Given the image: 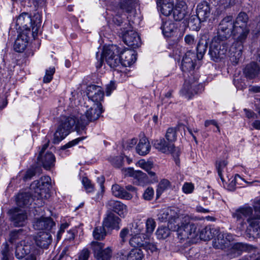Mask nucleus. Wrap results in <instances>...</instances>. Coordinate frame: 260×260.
Returning a JSON list of instances; mask_svg holds the SVG:
<instances>
[{
  "mask_svg": "<svg viewBox=\"0 0 260 260\" xmlns=\"http://www.w3.org/2000/svg\"><path fill=\"white\" fill-rule=\"evenodd\" d=\"M84 138L82 137V138H77L76 139H74L70 142H69V143H68L67 144H65L64 145L62 146L61 148H60V150H66V149L68 148H70L74 145H77L80 141L82 140Z\"/></svg>",
  "mask_w": 260,
  "mask_h": 260,
  "instance_id": "nucleus-55",
  "label": "nucleus"
},
{
  "mask_svg": "<svg viewBox=\"0 0 260 260\" xmlns=\"http://www.w3.org/2000/svg\"><path fill=\"white\" fill-rule=\"evenodd\" d=\"M51 182V178L48 176L42 177L39 180L34 181L30 186L32 192L19 193L16 199L17 205L23 207L28 205L35 199L41 202L47 199L50 197Z\"/></svg>",
  "mask_w": 260,
  "mask_h": 260,
  "instance_id": "nucleus-3",
  "label": "nucleus"
},
{
  "mask_svg": "<svg viewBox=\"0 0 260 260\" xmlns=\"http://www.w3.org/2000/svg\"><path fill=\"white\" fill-rule=\"evenodd\" d=\"M240 180H242V178L239 175L236 174L234 178H232V180L229 183L228 186V189L231 191L234 190L235 189L237 182Z\"/></svg>",
  "mask_w": 260,
  "mask_h": 260,
  "instance_id": "nucleus-53",
  "label": "nucleus"
},
{
  "mask_svg": "<svg viewBox=\"0 0 260 260\" xmlns=\"http://www.w3.org/2000/svg\"><path fill=\"white\" fill-rule=\"evenodd\" d=\"M248 16L245 13H240L236 18L234 24L236 26V32L240 35L239 40L247 38L249 30L247 27Z\"/></svg>",
  "mask_w": 260,
  "mask_h": 260,
  "instance_id": "nucleus-9",
  "label": "nucleus"
},
{
  "mask_svg": "<svg viewBox=\"0 0 260 260\" xmlns=\"http://www.w3.org/2000/svg\"><path fill=\"white\" fill-rule=\"evenodd\" d=\"M207 49V44L201 43L200 42L198 43L197 47V55L196 58L197 57L199 59H201L202 58L204 54H205L206 50Z\"/></svg>",
  "mask_w": 260,
  "mask_h": 260,
  "instance_id": "nucleus-43",
  "label": "nucleus"
},
{
  "mask_svg": "<svg viewBox=\"0 0 260 260\" xmlns=\"http://www.w3.org/2000/svg\"><path fill=\"white\" fill-rule=\"evenodd\" d=\"M196 54L189 51L186 53L184 56L181 63V69L183 72H190L195 67L194 61H196Z\"/></svg>",
  "mask_w": 260,
  "mask_h": 260,
  "instance_id": "nucleus-18",
  "label": "nucleus"
},
{
  "mask_svg": "<svg viewBox=\"0 0 260 260\" xmlns=\"http://www.w3.org/2000/svg\"><path fill=\"white\" fill-rule=\"evenodd\" d=\"M156 234L158 239H165L170 235V231L168 228L165 226H160L157 229Z\"/></svg>",
  "mask_w": 260,
  "mask_h": 260,
  "instance_id": "nucleus-42",
  "label": "nucleus"
},
{
  "mask_svg": "<svg viewBox=\"0 0 260 260\" xmlns=\"http://www.w3.org/2000/svg\"><path fill=\"white\" fill-rule=\"evenodd\" d=\"M23 231L22 229L18 230H15L10 233V242L11 243L14 242L17 239H20V233Z\"/></svg>",
  "mask_w": 260,
  "mask_h": 260,
  "instance_id": "nucleus-56",
  "label": "nucleus"
},
{
  "mask_svg": "<svg viewBox=\"0 0 260 260\" xmlns=\"http://www.w3.org/2000/svg\"><path fill=\"white\" fill-rule=\"evenodd\" d=\"M252 209L250 207H243L238 209L233 213V217L236 219L237 222L240 225L239 229L243 230L246 225L245 220L247 218H254L252 215Z\"/></svg>",
  "mask_w": 260,
  "mask_h": 260,
  "instance_id": "nucleus-11",
  "label": "nucleus"
},
{
  "mask_svg": "<svg viewBox=\"0 0 260 260\" xmlns=\"http://www.w3.org/2000/svg\"><path fill=\"white\" fill-rule=\"evenodd\" d=\"M131 232L133 234H140L143 231L144 224L143 222L140 220L135 221L132 224Z\"/></svg>",
  "mask_w": 260,
  "mask_h": 260,
  "instance_id": "nucleus-40",
  "label": "nucleus"
},
{
  "mask_svg": "<svg viewBox=\"0 0 260 260\" xmlns=\"http://www.w3.org/2000/svg\"><path fill=\"white\" fill-rule=\"evenodd\" d=\"M144 254L141 249L134 248L131 250L126 256V260H142Z\"/></svg>",
  "mask_w": 260,
  "mask_h": 260,
  "instance_id": "nucleus-37",
  "label": "nucleus"
},
{
  "mask_svg": "<svg viewBox=\"0 0 260 260\" xmlns=\"http://www.w3.org/2000/svg\"><path fill=\"white\" fill-rule=\"evenodd\" d=\"M82 183L86 192H91L94 191V186L86 177H83L82 180Z\"/></svg>",
  "mask_w": 260,
  "mask_h": 260,
  "instance_id": "nucleus-46",
  "label": "nucleus"
},
{
  "mask_svg": "<svg viewBox=\"0 0 260 260\" xmlns=\"http://www.w3.org/2000/svg\"><path fill=\"white\" fill-rule=\"evenodd\" d=\"M180 217L175 210L170 209L161 210L158 214V219L160 221H168V225L170 229L175 230V223L179 221Z\"/></svg>",
  "mask_w": 260,
  "mask_h": 260,
  "instance_id": "nucleus-10",
  "label": "nucleus"
},
{
  "mask_svg": "<svg viewBox=\"0 0 260 260\" xmlns=\"http://www.w3.org/2000/svg\"><path fill=\"white\" fill-rule=\"evenodd\" d=\"M198 237L201 240L207 241L212 239L214 234L215 230L209 226H206L200 230L199 228L198 229Z\"/></svg>",
  "mask_w": 260,
  "mask_h": 260,
  "instance_id": "nucleus-34",
  "label": "nucleus"
},
{
  "mask_svg": "<svg viewBox=\"0 0 260 260\" xmlns=\"http://www.w3.org/2000/svg\"><path fill=\"white\" fill-rule=\"evenodd\" d=\"M172 13L175 20L181 21L184 18L186 15V11L183 8L176 6L175 8L174 7Z\"/></svg>",
  "mask_w": 260,
  "mask_h": 260,
  "instance_id": "nucleus-39",
  "label": "nucleus"
},
{
  "mask_svg": "<svg viewBox=\"0 0 260 260\" xmlns=\"http://www.w3.org/2000/svg\"><path fill=\"white\" fill-rule=\"evenodd\" d=\"M154 195L153 189L151 187H148L145 190L143 194V198L145 200L150 201L153 198Z\"/></svg>",
  "mask_w": 260,
  "mask_h": 260,
  "instance_id": "nucleus-50",
  "label": "nucleus"
},
{
  "mask_svg": "<svg viewBox=\"0 0 260 260\" xmlns=\"http://www.w3.org/2000/svg\"><path fill=\"white\" fill-rule=\"evenodd\" d=\"M151 146L148 139L143 137L140 140V141L136 147V150L141 155H145L149 153Z\"/></svg>",
  "mask_w": 260,
  "mask_h": 260,
  "instance_id": "nucleus-32",
  "label": "nucleus"
},
{
  "mask_svg": "<svg viewBox=\"0 0 260 260\" xmlns=\"http://www.w3.org/2000/svg\"><path fill=\"white\" fill-rule=\"evenodd\" d=\"M126 257L123 250L118 252L114 256V260H126Z\"/></svg>",
  "mask_w": 260,
  "mask_h": 260,
  "instance_id": "nucleus-63",
  "label": "nucleus"
},
{
  "mask_svg": "<svg viewBox=\"0 0 260 260\" xmlns=\"http://www.w3.org/2000/svg\"><path fill=\"white\" fill-rule=\"evenodd\" d=\"M106 234L107 233L105 230V226L103 224L95 227L92 232L93 238L98 240H103L106 236Z\"/></svg>",
  "mask_w": 260,
  "mask_h": 260,
  "instance_id": "nucleus-38",
  "label": "nucleus"
},
{
  "mask_svg": "<svg viewBox=\"0 0 260 260\" xmlns=\"http://www.w3.org/2000/svg\"><path fill=\"white\" fill-rule=\"evenodd\" d=\"M166 138L170 142L172 143L176 140V129L175 128H169L166 134Z\"/></svg>",
  "mask_w": 260,
  "mask_h": 260,
  "instance_id": "nucleus-41",
  "label": "nucleus"
},
{
  "mask_svg": "<svg viewBox=\"0 0 260 260\" xmlns=\"http://www.w3.org/2000/svg\"><path fill=\"white\" fill-rule=\"evenodd\" d=\"M120 59L123 66H130L133 64L136 60V55L134 50H123L120 51Z\"/></svg>",
  "mask_w": 260,
  "mask_h": 260,
  "instance_id": "nucleus-21",
  "label": "nucleus"
},
{
  "mask_svg": "<svg viewBox=\"0 0 260 260\" xmlns=\"http://www.w3.org/2000/svg\"><path fill=\"white\" fill-rule=\"evenodd\" d=\"M24 241L18 243L15 248V256L21 259L23 258L29 251V246L25 245Z\"/></svg>",
  "mask_w": 260,
  "mask_h": 260,
  "instance_id": "nucleus-33",
  "label": "nucleus"
},
{
  "mask_svg": "<svg viewBox=\"0 0 260 260\" xmlns=\"http://www.w3.org/2000/svg\"><path fill=\"white\" fill-rule=\"evenodd\" d=\"M138 165L140 167L145 170L147 172L151 169L153 166L152 163L149 161H145L144 160H140L138 162Z\"/></svg>",
  "mask_w": 260,
  "mask_h": 260,
  "instance_id": "nucleus-54",
  "label": "nucleus"
},
{
  "mask_svg": "<svg viewBox=\"0 0 260 260\" xmlns=\"http://www.w3.org/2000/svg\"><path fill=\"white\" fill-rule=\"evenodd\" d=\"M260 72V66L256 63L252 62L247 65L244 70V74L249 78H255Z\"/></svg>",
  "mask_w": 260,
  "mask_h": 260,
  "instance_id": "nucleus-30",
  "label": "nucleus"
},
{
  "mask_svg": "<svg viewBox=\"0 0 260 260\" xmlns=\"http://www.w3.org/2000/svg\"><path fill=\"white\" fill-rule=\"evenodd\" d=\"M55 226V223L50 217H41L35 218L33 222V226L37 230H50Z\"/></svg>",
  "mask_w": 260,
  "mask_h": 260,
  "instance_id": "nucleus-17",
  "label": "nucleus"
},
{
  "mask_svg": "<svg viewBox=\"0 0 260 260\" xmlns=\"http://www.w3.org/2000/svg\"><path fill=\"white\" fill-rule=\"evenodd\" d=\"M10 219L15 226H22L26 223L27 216L25 212L15 208L10 211Z\"/></svg>",
  "mask_w": 260,
  "mask_h": 260,
  "instance_id": "nucleus-15",
  "label": "nucleus"
},
{
  "mask_svg": "<svg viewBox=\"0 0 260 260\" xmlns=\"http://www.w3.org/2000/svg\"><path fill=\"white\" fill-rule=\"evenodd\" d=\"M175 230L180 242L193 243L198 237L199 223L194 222L188 215L181 216L176 222Z\"/></svg>",
  "mask_w": 260,
  "mask_h": 260,
  "instance_id": "nucleus-4",
  "label": "nucleus"
},
{
  "mask_svg": "<svg viewBox=\"0 0 260 260\" xmlns=\"http://www.w3.org/2000/svg\"><path fill=\"white\" fill-rule=\"evenodd\" d=\"M184 41L186 44L191 46L195 43L194 37L191 35H186L184 37Z\"/></svg>",
  "mask_w": 260,
  "mask_h": 260,
  "instance_id": "nucleus-62",
  "label": "nucleus"
},
{
  "mask_svg": "<svg viewBox=\"0 0 260 260\" xmlns=\"http://www.w3.org/2000/svg\"><path fill=\"white\" fill-rule=\"evenodd\" d=\"M142 248L147 251H150L151 253L157 250L156 246L154 244L148 242L146 241Z\"/></svg>",
  "mask_w": 260,
  "mask_h": 260,
  "instance_id": "nucleus-58",
  "label": "nucleus"
},
{
  "mask_svg": "<svg viewBox=\"0 0 260 260\" xmlns=\"http://www.w3.org/2000/svg\"><path fill=\"white\" fill-rule=\"evenodd\" d=\"M91 247L94 256L97 260H110L112 254V249L111 247L103 249L104 244L97 241H92Z\"/></svg>",
  "mask_w": 260,
  "mask_h": 260,
  "instance_id": "nucleus-8",
  "label": "nucleus"
},
{
  "mask_svg": "<svg viewBox=\"0 0 260 260\" xmlns=\"http://www.w3.org/2000/svg\"><path fill=\"white\" fill-rule=\"evenodd\" d=\"M160 10L161 13L165 16H168L170 15L174 9L173 3L169 0H163L162 4L160 6Z\"/></svg>",
  "mask_w": 260,
  "mask_h": 260,
  "instance_id": "nucleus-35",
  "label": "nucleus"
},
{
  "mask_svg": "<svg viewBox=\"0 0 260 260\" xmlns=\"http://www.w3.org/2000/svg\"><path fill=\"white\" fill-rule=\"evenodd\" d=\"M129 234V230L127 228H123L121 230L120 232V237L121 238V240L120 243L121 245H123L126 241V238L127 235Z\"/></svg>",
  "mask_w": 260,
  "mask_h": 260,
  "instance_id": "nucleus-57",
  "label": "nucleus"
},
{
  "mask_svg": "<svg viewBox=\"0 0 260 260\" xmlns=\"http://www.w3.org/2000/svg\"><path fill=\"white\" fill-rule=\"evenodd\" d=\"M120 8L127 12L132 11L133 6L131 1H123L119 4Z\"/></svg>",
  "mask_w": 260,
  "mask_h": 260,
  "instance_id": "nucleus-51",
  "label": "nucleus"
},
{
  "mask_svg": "<svg viewBox=\"0 0 260 260\" xmlns=\"http://www.w3.org/2000/svg\"><path fill=\"white\" fill-rule=\"evenodd\" d=\"M213 246L216 249H225L229 247L230 245L222 235L221 234H219L218 235L217 238L215 239L213 241Z\"/></svg>",
  "mask_w": 260,
  "mask_h": 260,
  "instance_id": "nucleus-36",
  "label": "nucleus"
},
{
  "mask_svg": "<svg viewBox=\"0 0 260 260\" xmlns=\"http://www.w3.org/2000/svg\"><path fill=\"white\" fill-rule=\"evenodd\" d=\"M240 35L237 36L236 41L233 43L229 49L231 60L236 64L238 63L239 59L242 57L243 50V44L247 38L244 39L239 40Z\"/></svg>",
  "mask_w": 260,
  "mask_h": 260,
  "instance_id": "nucleus-12",
  "label": "nucleus"
},
{
  "mask_svg": "<svg viewBox=\"0 0 260 260\" xmlns=\"http://www.w3.org/2000/svg\"><path fill=\"white\" fill-rule=\"evenodd\" d=\"M257 219H260V214L255 215L254 218L247 219V221L249 223L248 230L253 237L260 236V222Z\"/></svg>",
  "mask_w": 260,
  "mask_h": 260,
  "instance_id": "nucleus-22",
  "label": "nucleus"
},
{
  "mask_svg": "<svg viewBox=\"0 0 260 260\" xmlns=\"http://www.w3.org/2000/svg\"><path fill=\"white\" fill-rule=\"evenodd\" d=\"M136 178L139 182V184H143L148 183V178L145 173L140 171H136Z\"/></svg>",
  "mask_w": 260,
  "mask_h": 260,
  "instance_id": "nucleus-48",
  "label": "nucleus"
},
{
  "mask_svg": "<svg viewBox=\"0 0 260 260\" xmlns=\"http://www.w3.org/2000/svg\"><path fill=\"white\" fill-rule=\"evenodd\" d=\"M193 185L191 183H185L182 186V190L185 193H191L193 190Z\"/></svg>",
  "mask_w": 260,
  "mask_h": 260,
  "instance_id": "nucleus-59",
  "label": "nucleus"
},
{
  "mask_svg": "<svg viewBox=\"0 0 260 260\" xmlns=\"http://www.w3.org/2000/svg\"><path fill=\"white\" fill-rule=\"evenodd\" d=\"M170 186V182L167 179H162L161 180L158 185V190L157 191V197H159V191H161V192L164 191L165 190L168 188Z\"/></svg>",
  "mask_w": 260,
  "mask_h": 260,
  "instance_id": "nucleus-49",
  "label": "nucleus"
},
{
  "mask_svg": "<svg viewBox=\"0 0 260 260\" xmlns=\"http://www.w3.org/2000/svg\"><path fill=\"white\" fill-rule=\"evenodd\" d=\"M111 190L112 194L115 197L127 200L133 198L131 193L126 191L122 187L117 184L112 185Z\"/></svg>",
  "mask_w": 260,
  "mask_h": 260,
  "instance_id": "nucleus-29",
  "label": "nucleus"
},
{
  "mask_svg": "<svg viewBox=\"0 0 260 260\" xmlns=\"http://www.w3.org/2000/svg\"><path fill=\"white\" fill-rule=\"evenodd\" d=\"M202 88V85L197 82L190 83L189 81L185 80L183 87L181 90V94L186 98L190 99L194 94L198 92L199 89Z\"/></svg>",
  "mask_w": 260,
  "mask_h": 260,
  "instance_id": "nucleus-16",
  "label": "nucleus"
},
{
  "mask_svg": "<svg viewBox=\"0 0 260 260\" xmlns=\"http://www.w3.org/2000/svg\"><path fill=\"white\" fill-rule=\"evenodd\" d=\"M248 246L241 242L234 243L230 245L226 250V254L230 258L239 255L242 251L247 249Z\"/></svg>",
  "mask_w": 260,
  "mask_h": 260,
  "instance_id": "nucleus-23",
  "label": "nucleus"
},
{
  "mask_svg": "<svg viewBox=\"0 0 260 260\" xmlns=\"http://www.w3.org/2000/svg\"><path fill=\"white\" fill-rule=\"evenodd\" d=\"M235 29L232 16H227L221 20L217 35L213 38L210 44L209 54L213 60L217 61L226 53L230 45L229 39L232 34L235 36L239 35Z\"/></svg>",
  "mask_w": 260,
  "mask_h": 260,
  "instance_id": "nucleus-2",
  "label": "nucleus"
},
{
  "mask_svg": "<svg viewBox=\"0 0 260 260\" xmlns=\"http://www.w3.org/2000/svg\"><path fill=\"white\" fill-rule=\"evenodd\" d=\"M201 22H202V21L199 19L198 17L197 16V17H192L189 21V23L190 24V25L193 26V29H197L200 28V24Z\"/></svg>",
  "mask_w": 260,
  "mask_h": 260,
  "instance_id": "nucleus-52",
  "label": "nucleus"
},
{
  "mask_svg": "<svg viewBox=\"0 0 260 260\" xmlns=\"http://www.w3.org/2000/svg\"><path fill=\"white\" fill-rule=\"evenodd\" d=\"M160 28L164 35L166 37H172L175 36L178 30L176 24L171 21L163 22Z\"/></svg>",
  "mask_w": 260,
  "mask_h": 260,
  "instance_id": "nucleus-27",
  "label": "nucleus"
},
{
  "mask_svg": "<svg viewBox=\"0 0 260 260\" xmlns=\"http://www.w3.org/2000/svg\"><path fill=\"white\" fill-rule=\"evenodd\" d=\"M134 235L129 239V243L130 245L134 247L142 248L146 242V237H147L144 234H134Z\"/></svg>",
  "mask_w": 260,
  "mask_h": 260,
  "instance_id": "nucleus-31",
  "label": "nucleus"
},
{
  "mask_svg": "<svg viewBox=\"0 0 260 260\" xmlns=\"http://www.w3.org/2000/svg\"><path fill=\"white\" fill-rule=\"evenodd\" d=\"M228 164V162L226 160H220L216 162V169L217 170L218 174L222 182L225 181V180L223 178L222 171L223 169L226 167Z\"/></svg>",
  "mask_w": 260,
  "mask_h": 260,
  "instance_id": "nucleus-44",
  "label": "nucleus"
},
{
  "mask_svg": "<svg viewBox=\"0 0 260 260\" xmlns=\"http://www.w3.org/2000/svg\"><path fill=\"white\" fill-rule=\"evenodd\" d=\"M87 95L93 104L101 105V102L103 100L104 93L102 88L99 86L91 85L87 88Z\"/></svg>",
  "mask_w": 260,
  "mask_h": 260,
  "instance_id": "nucleus-13",
  "label": "nucleus"
},
{
  "mask_svg": "<svg viewBox=\"0 0 260 260\" xmlns=\"http://www.w3.org/2000/svg\"><path fill=\"white\" fill-rule=\"evenodd\" d=\"M123 40L126 45L133 48H138L141 44L140 36L133 29L124 31L123 34Z\"/></svg>",
  "mask_w": 260,
  "mask_h": 260,
  "instance_id": "nucleus-14",
  "label": "nucleus"
},
{
  "mask_svg": "<svg viewBox=\"0 0 260 260\" xmlns=\"http://www.w3.org/2000/svg\"><path fill=\"white\" fill-rule=\"evenodd\" d=\"M153 146L155 149L163 153L171 154L174 158L176 164L179 165L180 151L176 148L172 143L167 142L164 139H159L154 141Z\"/></svg>",
  "mask_w": 260,
  "mask_h": 260,
  "instance_id": "nucleus-7",
  "label": "nucleus"
},
{
  "mask_svg": "<svg viewBox=\"0 0 260 260\" xmlns=\"http://www.w3.org/2000/svg\"><path fill=\"white\" fill-rule=\"evenodd\" d=\"M29 38L28 33L21 32L15 40L14 49L18 52H23L26 48Z\"/></svg>",
  "mask_w": 260,
  "mask_h": 260,
  "instance_id": "nucleus-24",
  "label": "nucleus"
},
{
  "mask_svg": "<svg viewBox=\"0 0 260 260\" xmlns=\"http://www.w3.org/2000/svg\"><path fill=\"white\" fill-rule=\"evenodd\" d=\"M115 89L116 86L115 83L113 81H111L110 83L106 86V92L107 95H110L111 92Z\"/></svg>",
  "mask_w": 260,
  "mask_h": 260,
  "instance_id": "nucleus-61",
  "label": "nucleus"
},
{
  "mask_svg": "<svg viewBox=\"0 0 260 260\" xmlns=\"http://www.w3.org/2000/svg\"><path fill=\"white\" fill-rule=\"evenodd\" d=\"M37 245L41 248H47L52 241L51 236L47 232H40L35 237Z\"/></svg>",
  "mask_w": 260,
  "mask_h": 260,
  "instance_id": "nucleus-25",
  "label": "nucleus"
},
{
  "mask_svg": "<svg viewBox=\"0 0 260 260\" xmlns=\"http://www.w3.org/2000/svg\"><path fill=\"white\" fill-rule=\"evenodd\" d=\"M211 15V7L210 4L203 1L200 3L197 7V16L202 22L207 20Z\"/></svg>",
  "mask_w": 260,
  "mask_h": 260,
  "instance_id": "nucleus-19",
  "label": "nucleus"
},
{
  "mask_svg": "<svg viewBox=\"0 0 260 260\" xmlns=\"http://www.w3.org/2000/svg\"><path fill=\"white\" fill-rule=\"evenodd\" d=\"M90 255V251L86 248L83 249L79 255V260H88Z\"/></svg>",
  "mask_w": 260,
  "mask_h": 260,
  "instance_id": "nucleus-60",
  "label": "nucleus"
},
{
  "mask_svg": "<svg viewBox=\"0 0 260 260\" xmlns=\"http://www.w3.org/2000/svg\"><path fill=\"white\" fill-rule=\"evenodd\" d=\"M40 25L32 23L30 16L26 13L20 14L16 20V29L28 33L35 39L38 35Z\"/></svg>",
  "mask_w": 260,
  "mask_h": 260,
  "instance_id": "nucleus-5",
  "label": "nucleus"
},
{
  "mask_svg": "<svg viewBox=\"0 0 260 260\" xmlns=\"http://www.w3.org/2000/svg\"><path fill=\"white\" fill-rule=\"evenodd\" d=\"M106 206L122 217H125L127 213V206L118 201L110 200L106 203Z\"/></svg>",
  "mask_w": 260,
  "mask_h": 260,
  "instance_id": "nucleus-20",
  "label": "nucleus"
},
{
  "mask_svg": "<svg viewBox=\"0 0 260 260\" xmlns=\"http://www.w3.org/2000/svg\"><path fill=\"white\" fill-rule=\"evenodd\" d=\"M103 56L111 68H115L121 63L120 57V48L116 45L104 47Z\"/></svg>",
  "mask_w": 260,
  "mask_h": 260,
  "instance_id": "nucleus-6",
  "label": "nucleus"
},
{
  "mask_svg": "<svg viewBox=\"0 0 260 260\" xmlns=\"http://www.w3.org/2000/svg\"><path fill=\"white\" fill-rule=\"evenodd\" d=\"M38 160L42 164L44 169L49 170L54 166L55 158L51 152H47L41 156L39 155Z\"/></svg>",
  "mask_w": 260,
  "mask_h": 260,
  "instance_id": "nucleus-26",
  "label": "nucleus"
},
{
  "mask_svg": "<svg viewBox=\"0 0 260 260\" xmlns=\"http://www.w3.org/2000/svg\"><path fill=\"white\" fill-rule=\"evenodd\" d=\"M102 113V105L93 104L86 110L85 116L82 115L80 119L74 116L60 118L59 125L54 134L53 143H58L68 136L71 129L74 126L76 128L84 127L89 122L97 120Z\"/></svg>",
  "mask_w": 260,
  "mask_h": 260,
  "instance_id": "nucleus-1",
  "label": "nucleus"
},
{
  "mask_svg": "<svg viewBox=\"0 0 260 260\" xmlns=\"http://www.w3.org/2000/svg\"><path fill=\"white\" fill-rule=\"evenodd\" d=\"M224 237V238L226 239L229 245H230V242L235 240L236 236L232 235L229 233H223L221 234Z\"/></svg>",
  "mask_w": 260,
  "mask_h": 260,
  "instance_id": "nucleus-64",
  "label": "nucleus"
},
{
  "mask_svg": "<svg viewBox=\"0 0 260 260\" xmlns=\"http://www.w3.org/2000/svg\"><path fill=\"white\" fill-rule=\"evenodd\" d=\"M145 225L146 228V232L148 234H151L155 228V221L153 218H149L146 220Z\"/></svg>",
  "mask_w": 260,
  "mask_h": 260,
  "instance_id": "nucleus-47",
  "label": "nucleus"
},
{
  "mask_svg": "<svg viewBox=\"0 0 260 260\" xmlns=\"http://www.w3.org/2000/svg\"><path fill=\"white\" fill-rule=\"evenodd\" d=\"M120 221V219L118 216L112 213H110L104 219L103 224L107 228L119 230Z\"/></svg>",
  "mask_w": 260,
  "mask_h": 260,
  "instance_id": "nucleus-28",
  "label": "nucleus"
},
{
  "mask_svg": "<svg viewBox=\"0 0 260 260\" xmlns=\"http://www.w3.org/2000/svg\"><path fill=\"white\" fill-rule=\"evenodd\" d=\"M55 71L54 67H51L46 70L45 75L43 78V82L44 83H48L52 80Z\"/></svg>",
  "mask_w": 260,
  "mask_h": 260,
  "instance_id": "nucleus-45",
  "label": "nucleus"
}]
</instances>
